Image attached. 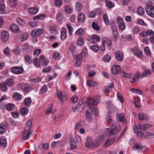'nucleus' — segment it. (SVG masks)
<instances>
[{
    "label": "nucleus",
    "mask_w": 154,
    "mask_h": 154,
    "mask_svg": "<svg viewBox=\"0 0 154 154\" xmlns=\"http://www.w3.org/2000/svg\"><path fill=\"white\" fill-rule=\"evenodd\" d=\"M33 63L35 66L36 67H38L40 66V63L39 59L38 58H35L33 59Z\"/></svg>",
    "instance_id": "nucleus-41"
},
{
    "label": "nucleus",
    "mask_w": 154,
    "mask_h": 154,
    "mask_svg": "<svg viewBox=\"0 0 154 154\" xmlns=\"http://www.w3.org/2000/svg\"><path fill=\"white\" fill-rule=\"evenodd\" d=\"M11 72L15 74H20L22 73L24 69L22 67L15 66L11 69Z\"/></svg>",
    "instance_id": "nucleus-3"
},
{
    "label": "nucleus",
    "mask_w": 154,
    "mask_h": 154,
    "mask_svg": "<svg viewBox=\"0 0 154 154\" xmlns=\"http://www.w3.org/2000/svg\"><path fill=\"white\" fill-rule=\"evenodd\" d=\"M114 142L113 139L111 138H109L106 141L105 144L104 145V147H107L110 145L112 144Z\"/></svg>",
    "instance_id": "nucleus-27"
},
{
    "label": "nucleus",
    "mask_w": 154,
    "mask_h": 154,
    "mask_svg": "<svg viewBox=\"0 0 154 154\" xmlns=\"http://www.w3.org/2000/svg\"><path fill=\"white\" fill-rule=\"evenodd\" d=\"M105 3L107 7L109 8H111L115 6V4L112 2L109 1L108 0H105Z\"/></svg>",
    "instance_id": "nucleus-36"
},
{
    "label": "nucleus",
    "mask_w": 154,
    "mask_h": 154,
    "mask_svg": "<svg viewBox=\"0 0 154 154\" xmlns=\"http://www.w3.org/2000/svg\"><path fill=\"white\" fill-rule=\"evenodd\" d=\"M65 12L68 14L72 12V10L70 6H66L65 9Z\"/></svg>",
    "instance_id": "nucleus-56"
},
{
    "label": "nucleus",
    "mask_w": 154,
    "mask_h": 154,
    "mask_svg": "<svg viewBox=\"0 0 154 154\" xmlns=\"http://www.w3.org/2000/svg\"><path fill=\"white\" fill-rule=\"evenodd\" d=\"M137 13L140 15H142L144 13V9L142 7H140L137 9Z\"/></svg>",
    "instance_id": "nucleus-43"
},
{
    "label": "nucleus",
    "mask_w": 154,
    "mask_h": 154,
    "mask_svg": "<svg viewBox=\"0 0 154 154\" xmlns=\"http://www.w3.org/2000/svg\"><path fill=\"white\" fill-rule=\"evenodd\" d=\"M88 85L90 87H95L98 85V83L97 82L92 81L91 80H88L87 81Z\"/></svg>",
    "instance_id": "nucleus-37"
},
{
    "label": "nucleus",
    "mask_w": 154,
    "mask_h": 154,
    "mask_svg": "<svg viewBox=\"0 0 154 154\" xmlns=\"http://www.w3.org/2000/svg\"><path fill=\"white\" fill-rule=\"evenodd\" d=\"M138 118L139 120H147L149 119V117L146 114L140 113L138 114Z\"/></svg>",
    "instance_id": "nucleus-16"
},
{
    "label": "nucleus",
    "mask_w": 154,
    "mask_h": 154,
    "mask_svg": "<svg viewBox=\"0 0 154 154\" xmlns=\"http://www.w3.org/2000/svg\"><path fill=\"white\" fill-rule=\"evenodd\" d=\"M142 148V146L140 143H136L133 146V149L134 151H136L138 149H140Z\"/></svg>",
    "instance_id": "nucleus-38"
},
{
    "label": "nucleus",
    "mask_w": 154,
    "mask_h": 154,
    "mask_svg": "<svg viewBox=\"0 0 154 154\" xmlns=\"http://www.w3.org/2000/svg\"><path fill=\"white\" fill-rule=\"evenodd\" d=\"M26 124L27 127L26 128H27V130H30L32 127V122L31 120H27L26 122Z\"/></svg>",
    "instance_id": "nucleus-47"
},
{
    "label": "nucleus",
    "mask_w": 154,
    "mask_h": 154,
    "mask_svg": "<svg viewBox=\"0 0 154 154\" xmlns=\"http://www.w3.org/2000/svg\"><path fill=\"white\" fill-rule=\"evenodd\" d=\"M66 30L64 28H62L61 29V38L63 40L65 39L67 37Z\"/></svg>",
    "instance_id": "nucleus-19"
},
{
    "label": "nucleus",
    "mask_w": 154,
    "mask_h": 154,
    "mask_svg": "<svg viewBox=\"0 0 154 154\" xmlns=\"http://www.w3.org/2000/svg\"><path fill=\"white\" fill-rule=\"evenodd\" d=\"M90 49L94 51V52H97L99 50V48L98 46L96 45H93L90 46Z\"/></svg>",
    "instance_id": "nucleus-48"
},
{
    "label": "nucleus",
    "mask_w": 154,
    "mask_h": 154,
    "mask_svg": "<svg viewBox=\"0 0 154 154\" xmlns=\"http://www.w3.org/2000/svg\"><path fill=\"white\" fill-rule=\"evenodd\" d=\"M86 103L90 106H95L99 103V101L91 97L87 98L86 100Z\"/></svg>",
    "instance_id": "nucleus-4"
},
{
    "label": "nucleus",
    "mask_w": 154,
    "mask_h": 154,
    "mask_svg": "<svg viewBox=\"0 0 154 154\" xmlns=\"http://www.w3.org/2000/svg\"><path fill=\"white\" fill-rule=\"evenodd\" d=\"M26 61L30 64L32 62L31 57L28 55L26 56L25 57Z\"/></svg>",
    "instance_id": "nucleus-62"
},
{
    "label": "nucleus",
    "mask_w": 154,
    "mask_h": 154,
    "mask_svg": "<svg viewBox=\"0 0 154 154\" xmlns=\"http://www.w3.org/2000/svg\"><path fill=\"white\" fill-rule=\"evenodd\" d=\"M133 53L134 55L140 58H141L142 57L143 54L142 52L139 50L137 48L134 47L132 49Z\"/></svg>",
    "instance_id": "nucleus-12"
},
{
    "label": "nucleus",
    "mask_w": 154,
    "mask_h": 154,
    "mask_svg": "<svg viewBox=\"0 0 154 154\" xmlns=\"http://www.w3.org/2000/svg\"><path fill=\"white\" fill-rule=\"evenodd\" d=\"M101 143L100 140L99 139H96L94 142H93L92 145V148H96L98 147Z\"/></svg>",
    "instance_id": "nucleus-25"
},
{
    "label": "nucleus",
    "mask_w": 154,
    "mask_h": 154,
    "mask_svg": "<svg viewBox=\"0 0 154 154\" xmlns=\"http://www.w3.org/2000/svg\"><path fill=\"white\" fill-rule=\"evenodd\" d=\"M9 34L6 31H2L1 33V39L2 41L6 42L8 39Z\"/></svg>",
    "instance_id": "nucleus-6"
},
{
    "label": "nucleus",
    "mask_w": 154,
    "mask_h": 154,
    "mask_svg": "<svg viewBox=\"0 0 154 154\" xmlns=\"http://www.w3.org/2000/svg\"><path fill=\"white\" fill-rule=\"evenodd\" d=\"M151 125L146 124L144 125H138V128L141 131H145L151 127Z\"/></svg>",
    "instance_id": "nucleus-18"
},
{
    "label": "nucleus",
    "mask_w": 154,
    "mask_h": 154,
    "mask_svg": "<svg viewBox=\"0 0 154 154\" xmlns=\"http://www.w3.org/2000/svg\"><path fill=\"white\" fill-rule=\"evenodd\" d=\"M27 128H25L24 131L23 132L22 135L23 139L25 140L28 139L31 133H32V131L27 130Z\"/></svg>",
    "instance_id": "nucleus-5"
},
{
    "label": "nucleus",
    "mask_w": 154,
    "mask_h": 154,
    "mask_svg": "<svg viewBox=\"0 0 154 154\" xmlns=\"http://www.w3.org/2000/svg\"><path fill=\"white\" fill-rule=\"evenodd\" d=\"M7 86L4 82L0 84V87L2 91H5L7 89Z\"/></svg>",
    "instance_id": "nucleus-52"
},
{
    "label": "nucleus",
    "mask_w": 154,
    "mask_h": 154,
    "mask_svg": "<svg viewBox=\"0 0 154 154\" xmlns=\"http://www.w3.org/2000/svg\"><path fill=\"white\" fill-rule=\"evenodd\" d=\"M144 51L148 56H150V55L151 53L148 47H146L145 48Z\"/></svg>",
    "instance_id": "nucleus-63"
},
{
    "label": "nucleus",
    "mask_w": 154,
    "mask_h": 154,
    "mask_svg": "<svg viewBox=\"0 0 154 154\" xmlns=\"http://www.w3.org/2000/svg\"><path fill=\"white\" fill-rule=\"evenodd\" d=\"M120 70V68L118 65H114L111 69V74L113 75L118 74Z\"/></svg>",
    "instance_id": "nucleus-9"
},
{
    "label": "nucleus",
    "mask_w": 154,
    "mask_h": 154,
    "mask_svg": "<svg viewBox=\"0 0 154 154\" xmlns=\"http://www.w3.org/2000/svg\"><path fill=\"white\" fill-rule=\"evenodd\" d=\"M89 109L91 112H93L94 114H97L98 110L96 107L94 106L90 107L89 108Z\"/></svg>",
    "instance_id": "nucleus-44"
},
{
    "label": "nucleus",
    "mask_w": 154,
    "mask_h": 154,
    "mask_svg": "<svg viewBox=\"0 0 154 154\" xmlns=\"http://www.w3.org/2000/svg\"><path fill=\"white\" fill-rule=\"evenodd\" d=\"M117 22L119 25V28L121 30H124L125 28V24L123 23V20L120 17H118L117 19Z\"/></svg>",
    "instance_id": "nucleus-7"
},
{
    "label": "nucleus",
    "mask_w": 154,
    "mask_h": 154,
    "mask_svg": "<svg viewBox=\"0 0 154 154\" xmlns=\"http://www.w3.org/2000/svg\"><path fill=\"white\" fill-rule=\"evenodd\" d=\"M151 73V71L149 69H146L140 75V76L142 78H143L150 75Z\"/></svg>",
    "instance_id": "nucleus-26"
},
{
    "label": "nucleus",
    "mask_w": 154,
    "mask_h": 154,
    "mask_svg": "<svg viewBox=\"0 0 154 154\" xmlns=\"http://www.w3.org/2000/svg\"><path fill=\"white\" fill-rule=\"evenodd\" d=\"M106 106L107 108L109 109L111 112L116 110V108L114 107L112 102L110 101H109L107 102Z\"/></svg>",
    "instance_id": "nucleus-20"
},
{
    "label": "nucleus",
    "mask_w": 154,
    "mask_h": 154,
    "mask_svg": "<svg viewBox=\"0 0 154 154\" xmlns=\"http://www.w3.org/2000/svg\"><path fill=\"white\" fill-rule=\"evenodd\" d=\"M17 88L24 92L27 93L30 91L32 88L29 85L26 83H20L17 85Z\"/></svg>",
    "instance_id": "nucleus-1"
},
{
    "label": "nucleus",
    "mask_w": 154,
    "mask_h": 154,
    "mask_svg": "<svg viewBox=\"0 0 154 154\" xmlns=\"http://www.w3.org/2000/svg\"><path fill=\"white\" fill-rule=\"evenodd\" d=\"M77 141L74 138H72L70 140V145L72 148L74 149H76L77 148L76 143Z\"/></svg>",
    "instance_id": "nucleus-23"
},
{
    "label": "nucleus",
    "mask_w": 154,
    "mask_h": 154,
    "mask_svg": "<svg viewBox=\"0 0 154 154\" xmlns=\"http://www.w3.org/2000/svg\"><path fill=\"white\" fill-rule=\"evenodd\" d=\"M92 37L93 40H96L97 42H99L100 39L99 36L96 34H94L92 35Z\"/></svg>",
    "instance_id": "nucleus-58"
},
{
    "label": "nucleus",
    "mask_w": 154,
    "mask_h": 154,
    "mask_svg": "<svg viewBox=\"0 0 154 154\" xmlns=\"http://www.w3.org/2000/svg\"><path fill=\"white\" fill-rule=\"evenodd\" d=\"M28 112V109L26 108L23 107L22 108L20 111V114L23 116L26 115Z\"/></svg>",
    "instance_id": "nucleus-39"
},
{
    "label": "nucleus",
    "mask_w": 154,
    "mask_h": 154,
    "mask_svg": "<svg viewBox=\"0 0 154 154\" xmlns=\"http://www.w3.org/2000/svg\"><path fill=\"white\" fill-rule=\"evenodd\" d=\"M32 100L30 97L26 98L24 100V104L27 106H29L31 103Z\"/></svg>",
    "instance_id": "nucleus-28"
},
{
    "label": "nucleus",
    "mask_w": 154,
    "mask_h": 154,
    "mask_svg": "<svg viewBox=\"0 0 154 154\" xmlns=\"http://www.w3.org/2000/svg\"><path fill=\"white\" fill-rule=\"evenodd\" d=\"M103 43L105 45L107 46L108 47H110L111 45V42L109 38H106Z\"/></svg>",
    "instance_id": "nucleus-34"
},
{
    "label": "nucleus",
    "mask_w": 154,
    "mask_h": 154,
    "mask_svg": "<svg viewBox=\"0 0 154 154\" xmlns=\"http://www.w3.org/2000/svg\"><path fill=\"white\" fill-rule=\"evenodd\" d=\"M17 22L20 25H25L26 23V21L23 19H21L20 17H18L17 19Z\"/></svg>",
    "instance_id": "nucleus-40"
},
{
    "label": "nucleus",
    "mask_w": 154,
    "mask_h": 154,
    "mask_svg": "<svg viewBox=\"0 0 154 154\" xmlns=\"http://www.w3.org/2000/svg\"><path fill=\"white\" fill-rule=\"evenodd\" d=\"M13 81L12 79H10L7 80L4 83L8 87L12 86L13 84Z\"/></svg>",
    "instance_id": "nucleus-33"
},
{
    "label": "nucleus",
    "mask_w": 154,
    "mask_h": 154,
    "mask_svg": "<svg viewBox=\"0 0 154 154\" xmlns=\"http://www.w3.org/2000/svg\"><path fill=\"white\" fill-rule=\"evenodd\" d=\"M14 105L11 103L8 104L6 106V109L8 111L12 110Z\"/></svg>",
    "instance_id": "nucleus-55"
},
{
    "label": "nucleus",
    "mask_w": 154,
    "mask_h": 154,
    "mask_svg": "<svg viewBox=\"0 0 154 154\" xmlns=\"http://www.w3.org/2000/svg\"><path fill=\"white\" fill-rule=\"evenodd\" d=\"M115 55L116 59L120 61H122L123 57L122 53L119 50L116 51Z\"/></svg>",
    "instance_id": "nucleus-14"
},
{
    "label": "nucleus",
    "mask_w": 154,
    "mask_h": 154,
    "mask_svg": "<svg viewBox=\"0 0 154 154\" xmlns=\"http://www.w3.org/2000/svg\"><path fill=\"white\" fill-rule=\"evenodd\" d=\"M62 0H55L54 4L57 6H60L62 4Z\"/></svg>",
    "instance_id": "nucleus-59"
},
{
    "label": "nucleus",
    "mask_w": 154,
    "mask_h": 154,
    "mask_svg": "<svg viewBox=\"0 0 154 154\" xmlns=\"http://www.w3.org/2000/svg\"><path fill=\"white\" fill-rule=\"evenodd\" d=\"M86 113V119L89 122H91L93 119V118L92 117L91 114L89 112L88 110H86L85 111Z\"/></svg>",
    "instance_id": "nucleus-17"
},
{
    "label": "nucleus",
    "mask_w": 154,
    "mask_h": 154,
    "mask_svg": "<svg viewBox=\"0 0 154 154\" xmlns=\"http://www.w3.org/2000/svg\"><path fill=\"white\" fill-rule=\"evenodd\" d=\"M0 144L2 147H5L7 146V143L6 140L5 138H0Z\"/></svg>",
    "instance_id": "nucleus-30"
},
{
    "label": "nucleus",
    "mask_w": 154,
    "mask_h": 154,
    "mask_svg": "<svg viewBox=\"0 0 154 154\" xmlns=\"http://www.w3.org/2000/svg\"><path fill=\"white\" fill-rule=\"evenodd\" d=\"M113 88V85L112 83L109 84L107 86V88H105V91L106 92L108 93Z\"/></svg>",
    "instance_id": "nucleus-54"
},
{
    "label": "nucleus",
    "mask_w": 154,
    "mask_h": 154,
    "mask_svg": "<svg viewBox=\"0 0 154 154\" xmlns=\"http://www.w3.org/2000/svg\"><path fill=\"white\" fill-rule=\"evenodd\" d=\"M121 131V128L119 126H116L113 128H108V131L110 135H113L116 134L117 132H119Z\"/></svg>",
    "instance_id": "nucleus-8"
},
{
    "label": "nucleus",
    "mask_w": 154,
    "mask_h": 154,
    "mask_svg": "<svg viewBox=\"0 0 154 154\" xmlns=\"http://www.w3.org/2000/svg\"><path fill=\"white\" fill-rule=\"evenodd\" d=\"M140 73L139 72H137L133 76V80L131 82V83H134L138 81L139 78L140 77Z\"/></svg>",
    "instance_id": "nucleus-21"
},
{
    "label": "nucleus",
    "mask_w": 154,
    "mask_h": 154,
    "mask_svg": "<svg viewBox=\"0 0 154 154\" xmlns=\"http://www.w3.org/2000/svg\"><path fill=\"white\" fill-rule=\"evenodd\" d=\"M106 119L108 123L109 124V125L111 127L114 124V123L112 117L110 116V114H108V115L106 116Z\"/></svg>",
    "instance_id": "nucleus-24"
},
{
    "label": "nucleus",
    "mask_w": 154,
    "mask_h": 154,
    "mask_svg": "<svg viewBox=\"0 0 154 154\" xmlns=\"http://www.w3.org/2000/svg\"><path fill=\"white\" fill-rule=\"evenodd\" d=\"M113 35L114 38H115V40H117L119 37V34L117 31L115 30L113 31Z\"/></svg>",
    "instance_id": "nucleus-61"
},
{
    "label": "nucleus",
    "mask_w": 154,
    "mask_h": 154,
    "mask_svg": "<svg viewBox=\"0 0 154 154\" xmlns=\"http://www.w3.org/2000/svg\"><path fill=\"white\" fill-rule=\"evenodd\" d=\"M10 29L12 32L15 33H17L19 29L18 26L15 24H12L10 26Z\"/></svg>",
    "instance_id": "nucleus-15"
},
{
    "label": "nucleus",
    "mask_w": 154,
    "mask_h": 154,
    "mask_svg": "<svg viewBox=\"0 0 154 154\" xmlns=\"http://www.w3.org/2000/svg\"><path fill=\"white\" fill-rule=\"evenodd\" d=\"M111 57L110 55L109 54H106L103 57V60L105 62H108L111 59Z\"/></svg>",
    "instance_id": "nucleus-49"
},
{
    "label": "nucleus",
    "mask_w": 154,
    "mask_h": 154,
    "mask_svg": "<svg viewBox=\"0 0 154 154\" xmlns=\"http://www.w3.org/2000/svg\"><path fill=\"white\" fill-rule=\"evenodd\" d=\"M42 29H36L32 30L31 35L33 37H36L38 36L42 33Z\"/></svg>",
    "instance_id": "nucleus-10"
},
{
    "label": "nucleus",
    "mask_w": 154,
    "mask_h": 154,
    "mask_svg": "<svg viewBox=\"0 0 154 154\" xmlns=\"http://www.w3.org/2000/svg\"><path fill=\"white\" fill-rule=\"evenodd\" d=\"M28 34L26 32L23 33L20 36V40L21 42H23L26 40L28 37Z\"/></svg>",
    "instance_id": "nucleus-35"
},
{
    "label": "nucleus",
    "mask_w": 154,
    "mask_h": 154,
    "mask_svg": "<svg viewBox=\"0 0 154 154\" xmlns=\"http://www.w3.org/2000/svg\"><path fill=\"white\" fill-rule=\"evenodd\" d=\"M75 6L77 10L78 11H80L82 8V5L80 2L76 3Z\"/></svg>",
    "instance_id": "nucleus-53"
},
{
    "label": "nucleus",
    "mask_w": 154,
    "mask_h": 154,
    "mask_svg": "<svg viewBox=\"0 0 154 154\" xmlns=\"http://www.w3.org/2000/svg\"><path fill=\"white\" fill-rule=\"evenodd\" d=\"M38 10L37 8L32 7L29 9V12L30 14H34L38 12Z\"/></svg>",
    "instance_id": "nucleus-29"
},
{
    "label": "nucleus",
    "mask_w": 154,
    "mask_h": 154,
    "mask_svg": "<svg viewBox=\"0 0 154 154\" xmlns=\"http://www.w3.org/2000/svg\"><path fill=\"white\" fill-rule=\"evenodd\" d=\"M45 17V15L44 14H39L37 16H34L33 17V20H35L36 19H40L42 20Z\"/></svg>",
    "instance_id": "nucleus-42"
},
{
    "label": "nucleus",
    "mask_w": 154,
    "mask_h": 154,
    "mask_svg": "<svg viewBox=\"0 0 154 154\" xmlns=\"http://www.w3.org/2000/svg\"><path fill=\"white\" fill-rule=\"evenodd\" d=\"M85 44V42L82 37H80L77 40V44L79 46H83Z\"/></svg>",
    "instance_id": "nucleus-46"
},
{
    "label": "nucleus",
    "mask_w": 154,
    "mask_h": 154,
    "mask_svg": "<svg viewBox=\"0 0 154 154\" xmlns=\"http://www.w3.org/2000/svg\"><path fill=\"white\" fill-rule=\"evenodd\" d=\"M93 140L91 137L88 136L86 139V142L85 144L86 147L89 149L92 148Z\"/></svg>",
    "instance_id": "nucleus-11"
},
{
    "label": "nucleus",
    "mask_w": 154,
    "mask_h": 154,
    "mask_svg": "<svg viewBox=\"0 0 154 154\" xmlns=\"http://www.w3.org/2000/svg\"><path fill=\"white\" fill-rule=\"evenodd\" d=\"M22 97L21 95L18 93H16L14 94L13 96V97L16 100L18 101Z\"/></svg>",
    "instance_id": "nucleus-51"
},
{
    "label": "nucleus",
    "mask_w": 154,
    "mask_h": 154,
    "mask_svg": "<svg viewBox=\"0 0 154 154\" xmlns=\"http://www.w3.org/2000/svg\"><path fill=\"white\" fill-rule=\"evenodd\" d=\"M121 75L123 77H125L128 79H129L131 77L132 75L131 73L128 74L125 72L123 71L121 73Z\"/></svg>",
    "instance_id": "nucleus-45"
},
{
    "label": "nucleus",
    "mask_w": 154,
    "mask_h": 154,
    "mask_svg": "<svg viewBox=\"0 0 154 154\" xmlns=\"http://www.w3.org/2000/svg\"><path fill=\"white\" fill-rule=\"evenodd\" d=\"M85 14L83 13H81L78 15L77 17L78 20L79 22L83 23L85 21Z\"/></svg>",
    "instance_id": "nucleus-22"
},
{
    "label": "nucleus",
    "mask_w": 154,
    "mask_h": 154,
    "mask_svg": "<svg viewBox=\"0 0 154 154\" xmlns=\"http://www.w3.org/2000/svg\"><path fill=\"white\" fill-rule=\"evenodd\" d=\"M13 51L14 53L16 54H18L20 53L21 50L19 47H17L13 50Z\"/></svg>",
    "instance_id": "nucleus-60"
},
{
    "label": "nucleus",
    "mask_w": 154,
    "mask_h": 154,
    "mask_svg": "<svg viewBox=\"0 0 154 154\" xmlns=\"http://www.w3.org/2000/svg\"><path fill=\"white\" fill-rule=\"evenodd\" d=\"M5 5L2 1H0V14H3L5 12Z\"/></svg>",
    "instance_id": "nucleus-32"
},
{
    "label": "nucleus",
    "mask_w": 154,
    "mask_h": 154,
    "mask_svg": "<svg viewBox=\"0 0 154 154\" xmlns=\"http://www.w3.org/2000/svg\"><path fill=\"white\" fill-rule=\"evenodd\" d=\"M47 87L45 85L43 86L41 89L40 92L41 94H43L44 92L47 91Z\"/></svg>",
    "instance_id": "nucleus-64"
},
{
    "label": "nucleus",
    "mask_w": 154,
    "mask_h": 154,
    "mask_svg": "<svg viewBox=\"0 0 154 154\" xmlns=\"http://www.w3.org/2000/svg\"><path fill=\"white\" fill-rule=\"evenodd\" d=\"M145 10L148 15L151 17H154V7L152 5H146Z\"/></svg>",
    "instance_id": "nucleus-2"
},
{
    "label": "nucleus",
    "mask_w": 154,
    "mask_h": 154,
    "mask_svg": "<svg viewBox=\"0 0 154 154\" xmlns=\"http://www.w3.org/2000/svg\"><path fill=\"white\" fill-rule=\"evenodd\" d=\"M116 118L119 121L121 122H124L125 120L124 114L123 113L120 114H118L117 115Z\"/></svg>",
    "instance_id": "nucleus-31"
},
{
    "label": "nucleus",
    "mask_w": 154,
    "mask_h": 154,
    "mask_svg": "<svg viewBox=\"0 0 154 154\" xmlns=\"http://www.w3.org/2000/svg\"><path fill=\"white\" fill-rule=\"evenodd\" d=\"M57 96L61 102H63V100L66 99V95L64 93H62L61 91H58L57 94Z\"/></svg>",
    "instance_id": "nucleus-13"
},
{
    "label": "nucleus",
    "mask_w": 154,
    "mask_h": 154,
    "mask_svg": "<svg viewBox=\"0 0 154 154\" xmlns=\"http://www.w3.org/2000/svg\"><path fill=\"white\" fill-rule=\"evenodd\" d=\"M92 26L94 29L96 30H99L100 29V28L98 26L97 23H96L95 22H93Z\"/></svg>",
    "instance_id": "nucleus-57"
},
{
    "label": "nucleus",
    "mask_w": 154,
    "mask_h": 154,
    "mask_svg": "<svg viewBox=\"0 0 154 154\" xmlns=\"http://www.w3.org/2000/svg\"><path fill=\"white\" fill-rule=\"evenodd\" d=\"M103 18L105 24L108 25L109 24V22L107 15L106 14H104L103 16Z\"/></svg>",
    "instance_id": "nucleus-50"
}]
</instances>
